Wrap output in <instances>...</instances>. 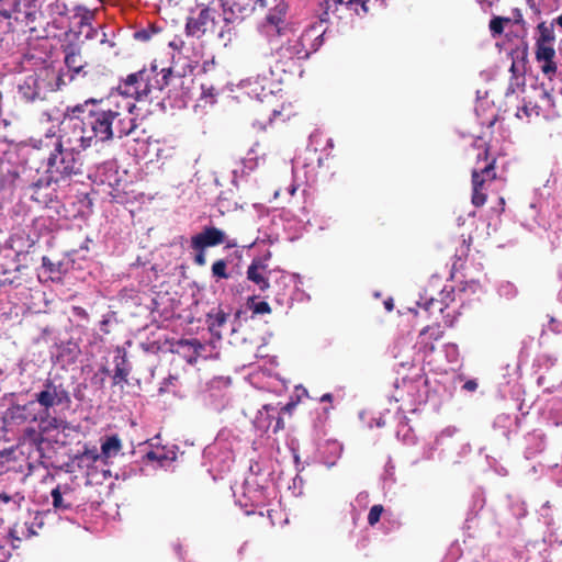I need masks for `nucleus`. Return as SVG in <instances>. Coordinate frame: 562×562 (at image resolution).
<instances>
[{"mask_svg": "<svg viewBox=\"0 0 562 562\" xmlns=\"http://www.w3.org/2000/svg\"><path fill=\"white\" fill-rule=\"evenodd\" d=\"M135 109L134 102L117 95L100 100L90 98L68 108L70 114L63 124L90 148L132 134L137 127Z\"/></svg>", "mask_w": 562, "mask_h": 562, "instance_id": "1", "label": "nucleus"}, {"mask_svg": "<svg viewBox=\"0 0 562 562\" xmlns=\"http://www.w3.org/2000/svg\"><path fill=\"white\" fill-rule=\"evenodd\" d=\"M33 397L41 415V429L35 427L25 428L20 438V443L33 449L36 453L35 461H40L44 457L43 443L46 441L44 435L67 428V420L61 412L70 408L71 396L63 383L46 379Z\"/></svg>", "mask_w": 562, "mask_h": 562, "instance_id": "2", "label": "nucleus"}, {"mask_svg": "<svg viewBox=\"0 0 562 562\" xmlns=\"http://www.w3.org/2000/svg\"><path fill=\"white\" fill-rule=\"evenodd\" d=\"M87 148L64 124L59 136L46 134L40 139V146L30 150L29 157L45 160L49 181L57 183L81 172V151Z\"/></svg>", "mask_w": 562, "mask_h": 562, "instance_id": "3", "label": "nucleus"}, {"mask_svg": "<svg viewBox=\"0 0 562 562\" xmlns=\"http://www.w3.org/2000/svg\"><path fill=\"white\" fill-rule=\"evenodd\" d=\"M2 430L5 434L18 435V446L20 448H24L20 443V438L23 435V431L27 427H35L36 429H41V415L38 413L36 402L33 400L20 404L16 402H12L7 409L3 412L1 417ZM29 459H33L34 462L36 458V453L29 446Z\"/></svg>", "mask_w": 562, "mask_h": 562, "instance_id": "4", "label": "nucleus"}, {"mask_svg": "<svg viewBox=\"0 0 562 562\" xmlns=\"http://www.w3.org/2000/svg\"><path fill=\"white\" fill-rule=\"evenodd\" d=\"M496 158H488V148L486 147L483 154H479L476 167L472 170V196L471 202L474 206L481 207L486 203L487 184L494 181L497 177L496 173Z\"/></svg>", "mask_w": 562, "mask_h": 562, "instance_id": "5", "label": "nucleus"}, {"mask_svg": "<svg viewBox=\"0 0 562 562\" xmlns=\"http://www.w3.org/2000/svg\"><path fill=\"white\" fill-rule=\"evenodd\" d=\"M156 71V65L149 69L143 68L136 72L127 75L117 86L119 99L124 98L135 101H145L151 95V75Z\"/></svg>", "mask_w": 562, "mask_h": 562, "instance_id": "6", "label": "nucleus"}, {"mask_svg": "<svg viewBox=\"0 0 562 562\" xmlns=\"http://www.w3.org/2000/svg\"><path fill=\"white\" fill-rule=\"evenodd\" d=\"M224 244L227 251L224 258L213 262V276L217 278L228 279L234 276L241 252L238 249L237 240L229 238L223 231L213 227V247Z\"/></svg>", "mask_w": 562, "mask_h": 562, "instance_id": "7", "label": "nucleus"}, {"mask_svg": "<svg viewBox=\"0 0 562 562\" xmlns=\"http://www.w3.org/2000/svg\"><path fill=\"white\" fill-rule=\"evenodd\" d=\"M277 64L280 65L283 71L286 68H292L297 61L306 59L310 52L304 44V36H295L288 38L277 48L276 53Z\"/></svg>", "mask_w": 562, "mask_h": 562, "instance_id": "8", "label": "nucleus"}, {"mask_svg": "<svg viewBox=\"0 0 562 562\" xmlns=\"http://www.w3.org/2000/svg\"><path fill=\"white\" fill-rule=\"evenodd\" d=\"M48 91V85L43 70L25 77L24 81L19 86V92L27 102L45 99Z\"/></svg>", "mask_w": 562, "mask_h": 562, "instance_id": "9", "label": "nucleus"}, {"mask_svg": "<svg viewBox=\"0 0 562 562\" xmlns=\"http://www.w3.org/2000/svg\"><path fill=\"white\" fill-rule=\"evenodd\" d=\"M270 269L260 258L252 259L247 269V279L254 282L261 292L270 288Z\"/></svg>", "mask_w": 562, "mask_h": 562, "instance_id": "10", "label": "nucleus"}, {"mask_svg": "<svg viewBox=\"0 0 562 562\" xmlns=\"http://www.w3.org/2000/svg\"><path fill=\"white\" fill-rule=\"evenodd\" d=\"M65 53V65L68 70L71 72L69 75V80L75 79V75H79L83 71L87 66V61L83 59L81 54V49L76 44H68L64 47Z\"/></svg>", "mask_w": 562, "mask_h": 562, "instance_id": "11", "label": "nucleus"}, {"mask_svg": "<svg viewBox=\"0 0 562 562\" xmlns=\"http://www.w3.org/2000/svg\"><path fill=\"white\" fill-rule=\"evenodd\" d=\"M257 5L267 9V22L274 25L279 30L280 23L286 13L288 5L284 0H256Z\"/></svg>", "mask_w": 562, "mask_h": 562, "instance_id": "12", "label": "nucleus"}, {"mask_svg": "<svg viewBox=\"0 0 562 562\" xmlns=\"http://www.w3.org/2000/svg\"><path fill=\"white\" fill-rule=\"evenodd\" d=\"M220 3L224 22H232L236 12L240 14L251 12L257 5L256 0H220Z\"/></svg>", "mask_w": 562, "mask_h": 562, "instance_id": "13", "label": "nucleus"}, {"mask_svg": "<svg viewBox=\"0 0 562 562\" xmlns=\"http://www.w3.org/2000/svg\"><path fill=\"white\" fill-rule=\"evenodd\" d=\"M211 246V225L204 226L202 233L191 239V247L194 251V262L199 266L205 265L204 250Z\"/></svg>", "mask_w": 562, "mask_h": 562, "instance_id": "14", "label": "nucleus"}, {"mask_svg": "<svg viewBox=\"0 0 562 562\" xmlns=\"http://www.w3.org/2000/svg\"><path fill=\"white\" fill-rule=\"evenodd\" d=\"M211 19L210 9L203 8L198 16L189 18L186 24V32L189 36L201 38L207 31Z\"/></svg>", "mask_w": 562, "mask_h": 562, "instance_id": "15", "label": "nucleus"}, {"mask_svg": "<svg viewBox=\"0 0 562 562\" xmlns=\"http://www.w3.org/2000/svg\"><path fill=\"white\" fill-rule=\"evenodd\" d=\"M50 182L48 178L45 182L38 180L29 187L31 200L36 202L40 206L46 207L53 202L54 193L49 188Z\"/></svg>", "mask_w": 562, "mask_h": 562, "instance_id": "16", "label": "nucleus"}, {"mask_svg": "<svg viewBox=\"0 0 562 562\" xmlns=\"http://www.w3.org/2000/svg\"><path fill=\"white\" fill-rule=\"evenodd\" d=\"M207 66H209V61L207 60H204L202 66L200 67L199 71L194 75V78H193V83L194 85H198L201 89V98L199 100V103L195 105V112H198V109L200 108H206V105L209 104V98L211 97V86H209L205 81H204V77L206 76V72H207Z\"/></svg>", "mask_w": 562, "mask_h": 562, "instance_id": "17", "label": "nucleus"}, {"mask_svg": "<svg viewBox=\"0 0 562 562\" xmlns=\"http://www.w3.org/2000/svg\"><path fill=\"white\" fill-rule=\"evenodd\" d=\"M180 80V76L176 75L171 68H161L159 72L157 70L151 75V94L155 91H162L168 88L172 81Z\"/></svg>", "mask_w": 562, "mask_h": 562, "instance_id": "18", "label": "nucleus"}, {"mask_svg": "<svg viewBox=\"0 0 562 562\" xmlns=\"http://www.w3.org/2000/svg\"><path fill=\"white\" fill-rule=\"evenodd\" d=\"M44 0H15L14 11L22 14L29 22H33L40 12L41 5Z\"/></svg>", "mask_w": 562, "mask_h": 562, "instance_id": "19", "label": "nucleus"}, {"mask_svg": "<svg viewBox=\"0 0 562 562\" xmlns=\"http://www.w3.org/2000/svg\"><path fill=\"white\" fill-rule=\"evenodd\" d=\"M72 492L71 488L67 485L61 487L58 485L56 488L52 491L53 506L57 510H69L72 508V502L70 501Z\"/></svg>", "mask_w": 562, "mask_h": 562, "instance_id": "20", "label": "nucleus"}, {"mask_svg": "<svg viewBox=\"0 0 562 562\" xmlns=\"http://www.w3.org/2000/svg\"><path fill=\"white\" fill-rule=\"evenodd\" d=\"M115 369L113 374V384L119 385L127 383L128 374L131 373V366L125 353L114 358Z\"/></svg>", "mask_w": 562, "mask_h": 562, "instance_id": "21", "label": "nucleus"}, {"mask_svg": "<svg viewBox=\"0 0 562 562\" xmlns=\"http://www.w3.org/2000/svg\"><path fill=\"white\" fill-rule=\"evenodd\" d=\"M263 412L269 419L268 424L265 426L267 429L272 428V432L277 434L284 428L283 418L280 416V413L277 412L276 407L270 404L263 405L262 411L259 412L260 415H262Z\"/></svg>", "mask_w": 562, "mask_h": 562, "instance_id": "22", "label": "nucleus"}, {"mask_svg": "<svg viewBox=\"0 0 562 562\" xmlns=\"http://www.w3.org/2000/svg\"><path fill=\"white\" fill-rule=\"evenodd\" d=\"M199 348H201V345L196 340H181L178 342L177 352L182 353L188 363L195 364L198 360Z\"/></svg>", "mask_w": 562, "mask_h": 562, "instance_id": "23", "label": "nucleus"}, {"mask_svg": "<svg viewBox=\"0 0 562 562\" xmlns=\"http://www.w3.org/2000/svg\"><path fill=\"white\" fill-rule=\"evenodd\" d=\"M122 449V441L117 435L109 436L101 443V456L109 459L119 454Z\"/></svg>", "mask_w": 562, "mask_h": 562, "instance_id": "24", "label": "nucleus"}, {"mask_svg": "<svg viewBox=\"0 0 562 562\" xmlns=\"http://www.w3.org/2000/svg\"><path fill=\"white\" fill-rule=\"evenodd\" d=\"M10 537L13 540L22 541L23 539H29L32 536L36 535L34 529V522H16L10 530Z\"/></svg>", "mask_w": 562, "mask_h": 562, "instance_id": "25", "label": "nucleus"}, {"mask_svg": "<svg viewBox=\"0 0 562 562\" xmlns=\"http://www.w3.org/2000/svg\"><path fill=\"white\" fill-rule=\"evenodd\" d=\"M49 10L52 14L66 16L71 11H80L81 8L77 5L75 0H55L49 4Z\"/></svg>", "mask_w": 562, "mask_h": 562, "instance_id": "26", "label": "nucleus"}, {"mask_svg": "<svg viewBox=\"0 0 562 562\" xmlns=\"http://www.w3.org/2000/svg\"><path fill=\"white\" fill-rule=\"evenodd\" d=\"M43 75L46 78L49 91L59 90L67 83L65 80V75L61 72H56L54 69L45 68L43 69Z\"/></svg>", "mask_w": 562, "mask_h": 562, "instance_id": "27", "label": "nucleus"}, {"mask_svg": "<svg viewBox=\"0 0 562 562\" xmlns=\"http://www.w3.org/2000/svg\"><path fill=\"white\" fill-rule=\"evenodd\" d=\"M18 177L16 171H12L8 162L0 158V189H3L8 183H13Z\"/></svg>", "mask_w": 562, "mask_h": 562, "instance_id": "28", "label": "nucleus"}, {"mask_svg": "<svg viewBox=\"0 0 562 562\" xmlns=\"http://www.w3.org/2000/svg\"><path fill=\"white\" fill-rule=\"evenodd\" d=\"M554 56L555 50L552 46L541 42L536 43V59L538 61H550V59H553Z\"/></svg>", "mask_w": 562, "mask_h": 562, "instance_id": "29", "label": "nucleus"}, {"mask_svg": "<svg viewBox=\"0 0 562 562\" xmlns=\"http://www.w3.org/2000/svg\"><path fill=\"white\" fill-rule=\"evenodd\" d=\"M537 29L539 31L537 42L548 44L554 41L553 24L547 25L546 22H541Z\"/></svg>", "mask_w": 562, "mask_h": 562, "instance_id": "30", "label": "nucleus"}, {"mask_svg": "<svg viewBox=\"0 0 562 562\" xmlns=\"http://www.w3.org/2000/svg\"><path fill=\"white\" fill-rule=\"evenodd\" d=\"M270 285L273 283L278 286L286 288L289 276L280 269H270Z\"/></svg>", "mask_w": 562, "mask_h": 562, "instance_id": "31", "label": "nucleus"}, {"mask_svg": "<svg viewBox=\"0 0 562 562\" xmlns=\"http://www.w3.org/2000/svg\"><path fill=\"white\" fill-rule=\"evenodd\" d=\"M367 0H347L346 8L362 16L369 12Z\"/></svg>", "mask_w": 562, "mask_h": 562, "instance_id": "32", "label": "nucleus"}, {"mask_svg": "<svg viewBox=\"0 0 562 562\" xmlns=\"http://www.w3.org/2000/svg\"><path fill=\"white\" fill-rule=\"evenodd\" d=\"M100 458H102L101 453L98 452L95 447L88 448L85 447V450L76 456V459L80 462H97Z\"/></svg>", "mask_w": 562, "mask_h": 562, "instance_id": "33", "label": "nucleus"}, {"mask_svg": "<svg viewBox=\"0 0 562 562\" xmlns=\"http://www.w3.org/2000/svg\"><path fill=\"white\" fill-rule=\"evenodd\" d=\"M508 18L494 16L490 21V30L493 35H501L504 32V24L508 23Z\"/></svg>", "mask_w": 562, "mask_h": 562, "instance_id": "34", "label": "nucleus"}, {"mask_svg": "<svg viewBox=\"0 0 562 562\" xmlns=\"http://www.w3.org/2000/svg\"><path fill=\"white\" fill-rule=\"evenodd\" d=\"M250 305V310L252 311L254 314H270L271 313V307L270 305L265 302V301H260V302H256L255 301V297H251L250 301H249Z\"/></svg>", "mask_w": 562, "mask_h": 562, "instance_id": "35", "label": "nucleus"}, {"mask_svg": "<svg viewBox=\"0 0 562 562\" xmlns=\"http://www.w3.org/2000/svg\"><path fill=\"white\" fill-rule=\"evenodd\" d=\"M429 336L432 340H438L442 337L443 331L441 330L439 325L435 326H426L419 334L420 337Z\"/></svg>", "mask_w": 562, "mask_h": 562, "instance_id": "36", "label": "nucleus"}, {"mask_svg": "<svg viewBox=\"0 0 562 562\" xmlns=\"http://www.w3.org/2000/svg\"><path fill=\"white\" fill-rule=\"evenodd\" d=\"M383 512L384 508L381 504L373 505L368 514V524L370 526H374L375 524H378Z\"/></svg>", "mask_w": 562, "mask_h": 562, "instance_id": "37", "label": "nucleus"}, {"mask_svg": "<svg viewBox=\"0 0 562 562\" xmlns=\"http://www.w3.org/2000/svg\"><path fill=\"white\" fill-rule=\"evenodd\" d=\"M541 70L551 79V75H554L557 71V64L554 63L553 59H550V61H543Z\"/></svg>", "mask_w": 562, "mask_h": 562, "instance_id": "38", "label": "nucleus"}, {"mask_svg": "<svg viewBox=\"0 0 562 562\" xmlns=\"http://www.w3.org/2000/svg\"><path fill=\"white\" fill-rule=\"evenodd\" d=\"M542 100L547 103L549 109L555 110L554 99L552 94L546 89L542 91Z\"/></svg>", "mask_w": 562, "mask_h": 562, "instance_id": "39", "label": "nucleus"}, {"mask_svg": "<svg viewBox=\"0 0 562 562\" xmlns=\"http://www.w3.org/2000/svg\"><path fill=\"white\" fill-rule=\"evenodd\" d=\"M11 558V551L5 546L0 544V562H9Z\"/></svg>", "mask_w": 562, "mask_h": 562, "instance_id": "40", "label": "nucleus"}, {"mask_svg": "<svg viewBox=\"0 0 562 562\" xmlns=\"http://www.w3.org/2000/svg\"><path fill=\"white\" fill-rule=\"evenodd\" d=\"M535 109H531L529 108L527 104L522 105L518 112H517V116L518 117H521V113H524L527 117L531 116V112L533 111Z\"/></svg>", "mask_w": 562, "mask_h": 562, "instance_id": "41", "label": "nucleus"}, {"mask_svg": "<svg viewBox=\"0 0 562 562\" xmlns=\"http://www.w3.org/2000/svg\"><path fill=\"white\" fill-rule=\"evenodd\" d=\"M477 387V383L474 380H469L464 383L463 389L467 391L473 392Z\"/></svg>", "mask_w": 562, "mask_h": 562, "instance_id": "42", "label": "nucleus"}, {"mask_svg": "<svg viewBox=\"0 0 562 562\" xmlns=\"http://www.w3.org/2000/svg\"><path fill=\"white\" fill-rule=\"evenodd\" d=\"M295 406H296V404L294 402H290V403L285 404L281 408V413L290 414L291 415V413H292V411L294 409Z\"/></svg>", "mask_w": 562, "mask_h": 562, "instance_id": "43", "label": "nucleus"}, {"mask_svg": "<svg viewBox=\"0 0 562 562\" xmlns=\"http://www.w3.org/2000/svg\"><path fill=\"white\" fill-rule=\"evenodd\" d=\"M12 496L10 494H8L7 492H1L0 493V502L3 503V504H8L9 502L12 501Z\"/></svg>", "mask_w": 562, "mask_h": 562, "instance_id": "44", "label": "nucleus"}, {"mask_svg": "<svg viewBox=\"0 0 562 562\" xmlns=\"http://www.w3.org/2000/svg\"><path fill=\"white\" fill-rule=\"evenodd\" d=\"M434 305H438V310L439 311H442V308L440 307V304L439 302L435 301V300H429L428 302L425 303V310L426 311H429Z\"/></svg>", "mask_w": 562, "mask_h": 562, "instance_id": "45", "label": "nucleus"}, {"mask_svg": "<svg viewBox=\"0 0 562 562\" xmlns=\"http://www.w3.org/2000/svg\"><path fill=\"white\" fill-rule=\"evenodd\" d=\"M42 265H43V267L47 268L49 271H54V269H53L54 265L50 262L48 257L44 256L42 258Z\"/></svg>", "mask_w": 562, "mask_h": 562, "instance_id": "46", "label": "nucleus"}, {"mask_svg": "<svg viewBox=\"0 0 562 562\" xmlns=\"http://www.w3.org/2000/svg\"><path fill=\"white\" fill-rule=\"evenodd\" d=\"M135 37L142 41H146L149 38V35L146 31H139L135 33Z\"/></svg>", "mask_w": 562, "mask_h": 562, "instance_id": "47", "label": "nucleus"}, {"mask_svg": "<svg viewBox=\"0 0 562 562\" xmlns=\"http://www.w3.org/2000/svg\"><path fill=\"white\" fill-rule=\"evenodd\" d=\"M83 11H85V14L81 16V21H80L81 25L87 24L89 19L91 18V13L88 10L83 9Z\"/></svg>", "mask_w": 562, "mask_h": 562, "instance_id": "48", "label": "nucleus"}, {"mask_svg": "<svg viewBox=\"0 0 562 562\" xmlns=\"http://www.w3.org/2000/svg\"><path fill=\"white\" fill-rule=\"evenodd\" d=\"M297 190V186L294 184V183H291L288 188H286V191L290 195H293Z\"/></svg>", "mask_w": 562, "mask_h": 562, "instance_id": "49", "label": "nucleus"}, {"mask_svg": "<svg viewBox=\"0 0 562 562\" xmlns=\"http://www.w3.org/2000/svg\"><path fill=\"white\" fill-rule=\"evenodd\" d=\"M321 401L322 402H331L333 395L330 393H326V394L322 395Z\"/></svg>", "mask_w": 562, "mask_h": 562, "instance_id": "50", "label": "nucleus"}, {"mask_svg": "<svg viewBox=\"0 0 562 562\" xmlns=\"http://www.w3.org/2000/svg\"><path fill=\"white\" fill-rule=\"evenodd\" d=\"M147 459L149 460H156L157 459V456L154 451H149L147 454H146Z\"/></svg>", "mask_w": 562, "mask_h": 562, "instance_id": "51", "label": "nucleus"}, {"mask_svg": "<svg viewBox=\"0 0 562 562\" xmlns=\"http://www.w3.org/2000/svg\"><path fill=\"white\" fill-rule=\"evenodd\" d=\"M346 2H347V0H334L335 5H337V4L346 5Z\"/></svg>", "mask_w": 562, "mask_h": 562, "instance_id": "52", "label": "nucleus"}, {"mask_svg": "<svg viewBox=\"0 0 562 562\" xmlns=\"http://www.w3.org/2000/svg\"><path fill=\"white\" fill-rule=\"evenodd\" d=\"M224 322H225V317H224V315H218V316H217V323H218V325H222Z\"/></svg>", "mask_w": 562, "mask_h": 562, "instance_id": "53", "label": "nucleus"}, {"mask_svg": "<svg viewBox=\"0 0 562 562\" xmlns=\"http://www.w3.org/2000/svg\"><path fill=\"white\" fill-rule=\"evenodd\" d=\"M554 22H555L558 25L562 26V14H561V15H559V16L554 20Z\"/></svg>", "mask_w": 562, "mask_h": 562, "instance_id": "54", "label": "nucleus"}, {"mask_svg": "<svg viewBox=\"0 0 562 562\" xmlns=\"http://www.w3.org/2000/svg\"><path fill=\"white\" fill-rule=\"evenodd\" d=\"M1 283H3V284H5V283H10V284H12V283H13V280H10V279L5 278V279H3V280L1 281Z\"/></svg>", "mask_w": 562, "mask_h": 562, "instance_id": "55", "label": "nucleus"}, {"mask_svg": "<svg viewBox=\"0 0 562 562\" xmlns=\"http://www.w3.org/2000/svg\"><path fill=\"white\" fill-rule=\"evenodd\" d=\"M280 194H281V189H279V190H277V191L274 192V198H278Z\"/></svg>", "mask_w": 562, "mask_h": 562, "instance_id": "56", "label": "nucleus"}, {"mask_svg": "<svg viewBox=\"0 0 562 562\" xmlns=\"http://www.w3.org/2000/svg\"><path fill=\"white\" fill-rule=\"evenodd\" d=\"M175 379H176V378H173V376H171V375H170L166 381H168V383H171V382H172V380H175Z\"/></svg>", "mask_w": 562, "mask_h": 562, "instance_id": "57", "label": "nucleus"}, {"mask_svg": "<svg viewBox=\"0 0 562 562\" xmlns=\"http://www.w3.org/2000/svg\"><path fill=\"white\" fill-rule=\"evenodd\" d=\"M279 114H280V112H279V111L273 110V116L279 115Z\"/></svg>", "mask_w": 562, "mask_h": 562, "instance_id": "58", "label": "nucleus"}, {"mask_svg": "<svg viewBox=\"0 0 562 562\" xmlns=\"http://www.w3.org/2000/svg\"><path fill=\"white\" fill-rule=\"evenodd\" d=\"M385 305H386V308H387V310H391V308H392V304L385 303Z\"/></svg>", "mask_w": 562, "mask_h": 562, "instance_id": "59", "label": "nucleus"}, {"mask_svg": "<svg viewBox=\"0 0 562 562\" xmlns=\"http://www.w3.org/2000/svg\"><path fill=\"white\" fill-rule=\"evenodd\" d=\"M510 69L514 71L515 70V63L512 64V67Z\"/></svg>", "mask_w": 562, "mask_h": 562, "instance_id": "60", "label": "nucleus"}]
</instances>
